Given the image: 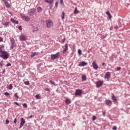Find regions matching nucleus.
I'll list each match as a JSON object with an SVG mask.
<instances>
[{
    "mask_svg": "<svg viewBox=\"0 0 130 130\" xmlns=\"http://www.w3.org/2000/svg\"><path fill=\"white\" fill-rule=\"evenodd\" d=\"M18 29L19 30H20V31H22V26L21 25L18 26Z\"/></svg>",
    "mask_w": 130,
    "mask_h": 130,
    "instance_id": "obj_46",
    "label": "nucleus"
},
{
    "mask_svg": "<svg viewBox=\"0 0 130 130\" xmlns=\"http://www.w3.org/2000/svg\"><path fill=\"white\" fill-rule=\"evenodd\" d=\"M41 12H42V8H41V7H39L37 8V12L39 13V14H40Z\"/></svg>",
    "mask_w": 130,
    "mask_h": 130,
    "instance_id": "obj_19",
    "label": "nucleus"
},
{
    "mask_svg": "<svg viewBox=\"0 0 130 130\" xmlns=\"http://www.w3.org/2000/svg\"><path fill=\"white\" fill-rule=\"evenodd\" d=\"M106 114V113L105 112H103V116H105Z\"/></svg>",
    "mask_w": 130,
    "mask_h": 130,
    "instance_id": "obj_50",
    "label": "nucleus"
},
{
    "mask_svg": "<svg viewBox=\"0 0 130 130\" xmlns=\"http://www.w3.org/2000/svg\"><path fill=\"white\" fill-rule=\"evenodd\" d=\"M33 117V115H31L30 116H28V119H30V118H32Z\"/></svg>",
    "mask_w": 130,
    "mask_h": 130,
    "instance_id": "obj_49",
    "label": "nucleus"
},
{
    "mask_svg": "<svg viewBox=\"0 0 130 130\" xmlns=\"http://www.w3.org/2000/svg\"><path fill=\"white\" fill-rule=\"evenodd\" d=\"M87 63L84 61L80 62L78 65V67H85V66H87Z\"/></svg>",
    "mask_w": 130,
    "mask_h": 130,
    "instance_id": "obj_13",
    "label": "nucleus"
},
{
    "mask_svg": "<svg viewBox=\"0 0 130 130\" xmlns=\"http://www.w3.org/2000/svg\"><path fill=\"white\" fill-rule=\"evenodd\" d=\"M83 92L82 91V90L81 89H76L75 91V95L76 96H77V95H81Z\"/></svg>",
    "mask_w": 130,
    "mask_h": 130,
    "instance_id": "obj_15",
    "label": "nucleus"
},
{
    "mask_svg": "<svg viewBox=\"0 0 130 130\" xmlns=\"http://www.w3.org/2000/svg\"><path fill=\"white\" fill-rule=\"evenodd\" d=\"M1 67H4V66H6L3 61H1L0 62Z\"/></svg>",
    "mask_w": 130,
    "mask_h": 130,
    "instance_id": "obj_29",
    "label": "nucleus"
},
{
    "mask_svg": "<svg viewBox=\"0 0 130 130\" xmlns=\"http://www.w3.org/2000/svg\"><path fill=\"white\" fill-rule=\"evenodd\" d=\"M62 47L63 48H64L62 51V53L64 54V53H66V52H67V51H68V50L69 49L68 44H66L64 47Z\"/></svg>",
    "mask_w": 130,
    "mask_h": 130,
    "instance_id": "obj_8",
    "label": "nucleus"
},
{
    "mask_svg": "<svg viewBox=\"0 0 130 130\" xmlns=\"http://www.w3.org/2000/svg\"><path fill=\"white\" fill-rule=\"evenodd\" d=\"M9 123H10V121L9 120V119L6 120V124H9Z\"/></svg>",
    "mask_w": 130,
    "mask_h": 130,
    "instance_id": "obj_40",
    "label": "nucleus"
},
{
    "mask_svg": "<svg viewBox=\"0 0 130 130\" xmlns=\"http://www.w3.org/2000/svg\"><path fill=\"white\" fill-rule=\"evenodd\" d=\"M28 14L29 16H34L36 14V9L32 8L28 10Z\"/></svg>",
    "mask_w": 130,
    "mask_h": 130,
    "instance_id": "obj_2",
    "label": "nucleus"
},
{
    "mask_svg": "<svg viewBox=\"0 0 130 130\" xmlns=\"http://www.w3.org/2000/svg\"><path fill=\"white\" fill-rule=\"evenodd\" d=\"M5 73H6V70H4L2 74H5Z\"/></svg>",
    "mask_w": 130,
    "mask_h": 130,
    "instance_id": "obj_54",
    "label": "nucleus"
},
{
    "mask_svg": "<svg viewBox=\"0 0 130 130\" xmlns=\"http://www.w3.org/2000/svg\"><path fill=\"white\" fill-rule=\"evenodd\" d=\"M65 102L67 105H69V104H71V103H72V102L71 101V100H69V98H67L65 100Z\"/></svg>",
    "mask_w": 130,
    "mask_h": 130,
    "instance_id": "obj_17",
    "label": "nucleus"
},
{
    "mask_svg": "<svg viewBox=\"0 0 130 130\" xmlns=\"http://www.w3.org/2000/svg\"><path fill=\"white\" fill-rule=\"evenodd\" d=\"M120 70H121V68L117 67L116 69V71H120Z\"/></svg>",
    "mask_w": 130,
    "mask_h": 130,
    "instance_id": "obj_44",
    "label": "nucleus"
},
{
    "mask_svg": "<svg viewBox=\"0 0 130 130\" xmlns=\"http://www.w3.org/2000/svg\"><path fill=\"white\" fill-rule=\"evenodd\" d=\"M45 3H47V4H49L50 9L51 10L52 9V7L53 6V0H45Z\"/></svg>",
    "mask_w": 130,
    "mask_h": 130,
    "instance_id": "obj_3",
    "label": "nucleus"
},
{
    "mask_svg": "<svg viewBox=\"0 0 130 130\" xmlns=\"http://www.w3.org/2000/svg\"><path fill=\"white\" fill-rule=\"evenodd\" d=\"M86 80H87V77H86V76L85 75L82 76V81H85Z\"/></svg>",
    "mask_w": 130,
    "mask_h": 130,
    "instance_id": "obj_20",
    "label": "nucleus"
},
{
    "mask_svg": "<svg viewBox=\"0 0 130 130\" xmlns=\"http://www.w3.org/2000/svg\"><path fill=\"white\" fill-rule=\"evenodd\" d=\"M112 29H113V27H112V26L110 27V31H111L112 30Z\"/></svg>",
    "mask_w": 130,
    "mask_h": 130,
    "instance_id": "obj_53",
    "label": "nucleus"
},
{
    "mask_svg": "<svg viewBox=\"0 0 130 130\" xmlns=\"http://www.w3.org/2000/svg\"><path fill=\"white\" fill-rule=\"evenodd\" d=\"M78 52L79 55H81L82 54V50L81 49H78Z\"/></svg>",
    "mask_w": 130,
    "mask_h": 130,
    "instance_id": "obj_34",
    "label": "nucleus"
},
{
    "mask_svg": "<svg viewBox=\"0 0 130 130\" xmlns=\"http://www.w3.org/2000/svg\"><path fill=\"white\" fill-rule=\"evenodd\" d=\"M22 19L24 20V21H26V22H29V21H30V17L27 16L22 15Z\"/></svg>",
    "mask_w": 130,
    "mask_h": 130,
    "instance_id": "obj_7",
    "label": "nucleus"
},
{
    "mask_svg": "<svg viewBox=\"0 0 130 130\" xmlns=\"http://www.w3.org/2000/svg\"><path fill=\"white\" fill-rule=\"evenodd\" d=\"M36 55V52H32L31 54V57H34Z\"/></svg>",
    "mask_w": 130,
    "mask_h": 130,
    "instance_id": "obj_30",
    "label": "nucleus"
},
{
    "mask_svg": "<svg viewBox=\"0 0 130 130\" xmlns=\"http://www.w3.org/2000/svg\"><path fill=\"white\" fill-rule=\"evenodd\" d=\"M14 104H15V105H17V106H20V104L18 103V102H15Z\"/></svg>",
    "mask_w": 130,
    "mask_h": 130,
    "instance_id": "obj_43",
    "label": "nucleus"
},
{
    "mask_svg": "<svg viewBox=\"0 0 130 130\" xmlns=\"http://www.w3.org/2000/svg\"><path fill=\"white\" fill-rule=\"evenodd\" d=\"M3 2H6V0H3Z\"/></svg>",
    "mask_w": 130,
    "mask_h": 130,
    "instance_id": "obj_55",
    "label": "nucleus"
},
{
    "mask_svg": "<svg viewBox=\"0 0 130 130\" xmlns=\"http://www.w3.org/2000/svg\"><path fill=\"white\" fill-rule=\"evenodd\" d=\"M4 95H5V96H10V93L8 92H6L4 93Z\"/></svg>",
    "mask_w": 130,
    "mask_h": 130,
    "instance_id": "obj_36",
    "label": "nucleus"
},
{
    "mask_svg": "<svg viewBox=\"0 0 130 130\" xmlns=\"http://www.w3.org/2000/svg\"><path fill=\"white\" fill-rule=\"evenodd\" d=\"M78 12H79V11H78V9H77V8H76L74 10V14L77 15V14H78Z\"/></svg>",
    "mask_w": 130,
    "mask_h": 130,
    "instance_id": "obj_25",
    "label": "nucleus"
},
{
    "mask_svg": "<svg viewBox=\"0 0 130 130\" xmlns=\"http://www.w3.org/2000/svg\"><path fill=\"white\" fill-rule=\"evenodd\" d=\"M49 83H50L51 85H55V82L52 81V80H50Z\"/></svg>",
    "mask_w": 130,
    "mask_h": 130,
    "instance_id": "obj_31",
    "label": "nucleus"
},
{
    "mask_svg": "<svg viewBox=\"0 0 130 130\" xmlns=\"http://www.w3.org/2000/svg\"><path fill=\"white\" fill-rule=\"evenodd\" d=\"M14 123H15V124H17V118H15L14 119Z\"/></svg>",
    "mask_w": 130,
    "mask_h": 130,
    "instance_id": "obj_41",
    "label": "nucleus"
},
{
    "mask_svg": "<svg viewBox=\"0 0 130 130\" xmlns=\"http://www.w3.org/2000/svg\"><path fill=\"white\" fill-rule=\"evenodd\" d=\"M14 47H15V44H11V46L10 47V49H13V48H14Z\"/></svg>",
    "mask_w": 130,
    "mask_h": 130,
    "instance_id": "obj_39",
    "label": "nucleus"
},
{
    "mask_svg": "<svg viewBox=\"0 0 130 130\" xmlns=\"http://www.w3.org/2000/svg\"><path fill=\"white\" fill-rule=\"evenodd\" d=\"M106 14L108 16L109 19H111L112 18V16H111V14H110V12H109V11H107L106 12Z\"/></svg>",
    "mask_w": 130,
    "mask_h": 130,
    "instance_id": "obj_18",
    "label": "nucleus"
},
{
    "mask_svg": "<svg viewBox=\"0 0 130 130\" xmlns=\"http://www.w3.org/2000/svg\"><path fill=\"white\" fill-rule=\"evenodd\" d=\"M59 57V52L56 53L55 54H51V59H56Z\"/></svg>",
    "mask_w": 130,
    "mask_h": 130,
    "instance_id": "obj_5",
    "label": "nucleus"
},
{
    "mask_svg": "<svg viewBox=\"0 0 130 130\" xmlns=\"http://www.w3.org/2000/svg\"><path fill=\"white\" fill-rule=\"evenodd\" d=\"M9 90H12L13 89V85L12 84H9V87H8Z\"/></svg>",
    "mask_w": 130,
    "mask_h": 130,
    "instance_id": "obj_28",
    "label": "nucleus"
},
{
    "mask_svg": "<svg viewBox=\"0 0 130 130\" xmlns=\"http://www.w3.org/2000/svg\"><path fill=\"white\" fill-rule=\"evenodd\" d=\"M47 27L48 28H51V27H52L53 26V22L50 20H47L46 21Z\"/></svg>",
    "mask_w": 130,
    "mask_h": 130,
    "instance_id": "obj_4",
    "label": "nucleus"
},
{
    "mask_svg": "<svg viewBox=\"0 0 130 130\" xmlns=\"http://www.w3.org/2000/svg\"><path fill=\"white\" fill-rule=\"evenodd\" d=\"M102 85H103V81L101 80L98 81L96 84V86L97 88H100V87H101Z\"/></svg>",
    "mask_w": 130,
    "mask_h": 130,
    "instance_id": "obj_10",
    "label": "nucleus"
},
{
    "mask_svg": "<svg viewBox=\"0 0 130 130\" xmlns=\"http://www.w3.org/2000/svg\"><path fill=\"white\" fill-rule=\"evenodd\" d=\"M113 130H116V129H117V127H116V126H114L113 127Z\"/></svg>",
    "mask_w": 130,
    "mask_h": 130,
    "instance_id": "obj_45",
    "label": "nucleus"
},
{
    "mask_svg": "<svg viewBox=\"0 0 130 130\" xmlns=\"http://www.w3.org/2000/svg\"><path fill=\"white\" fill-rule=\"evenodd\" d=\"M22 105L24 108H27L28 107V105H27V104L26 103L22 104Z\"/></svg>",
    "mask_w": 130,
    "mask_h": 130,
    "instance_id": "obj_33",
    "label": "nucleus"
},
{
    "mask_svg": "<svg viewBox=\"0 0 130 130\" xmlns=\"http://www.w3.org/2000/svg\"><path fill=\"white\" fill-rule=\"evenodd\" d=\"M11 66H12V64L10 63H8L6 65V67H11Z\"/></svg>",
    "mask_w": 130,
    "mask_h": 130,
    "instance_id": "obj_47",
    "label": "nucleus"
},
{
    "mask_svg": "<svg viewBox=\"0 0 130 130\" xmlns=\"http://www.w3.org/2000/svg\"><path fill=\"white\" fill-rule=\"evenodd\" d=\"M45 91H48V92H50V90L48 88H46V89H45Z\"/></svg>",
    "mask_w": 130,
    "mask_h": 130,
    "instance_id": "obj_48",
    "label": "nucleus"
},
{
    "mask_svg": "<svg viewBox=\"0 0 130 130\" xmlns=\"http://www.w3.org/2000/svg\"><path fill=\"white\" fill-rule=\"evenodd\" d=\"M5 3V5L7 7V8H11V6H10V4H9V3L7 2H4Z\"/></svg>",
    "mask_w": 130,
    "mask_h": 130,
    "instance_id": "obj_22",
    "label": "nucleus"
},
{
    "mask_svg": "<svg viewBox=\"0 0 130 130\" xmlns=\"http://www.w3.org/2000/svg\"><path fill=\"white\" fill-rule=\"evenodd\" d=\"M3 38H2V37H0V42H3Z\"/></svg>",
    "mask_w": 130,
    "mask_h": 130,
    "instance_id": "obj_51",
    "label": "nucleus"
},
{
    "mask_svg": "<svg viewBox=\"0 0 130 130\" xmlns=\"http://www.w3.org/2000/svg\"><path fill=\"white\" fill-rule=\"evenodd\" d=\"M110 72H108L106 73L105 75V78L107 79V80H109V79L110 78Z\"/></svg>",
    "mask_w": 130,
    "mask_h": 130,
    "instance_id": "obj_16",
    "label": "nucleus"
},
{
    "mask_svg": "<svg viewBox=\"0 0 130 130\" xmlns=\"http://www.w3.org/2000/svg\"><path fill=\"white\" fill-rule=\"evenodd\" d=\"M11 44H15V39L12 38L11 39Z\"/></svg>",
    "mask_w": 130,
    "mask_h": 130,
    "instance_id": "obj_27",
    "label": "nucleus"
},
{
    "mask_svg": "<svg viewBox=\"0 0 130 130\" xmlns=\"http://www.w3.org/2000/svg\"><path fill=\"white\" fill-rule=\"evenodd\" d=\"M3 25H4L6 27H9L10 25H9V22H7L5 23H3Z\"/></svg>",
    "mask_w": 130,
    "mask_h": 130,
    "instance_id": "obj_23",
    "label": "nucleus"
},
{
    "mask_svg": "<svg viewBox=\"0 0 130 130\" xmlns=\"http://www.w3.org/2000/svg\"><path fill=\"white\" fill-rule=\"evenodd\" d=\"M0 57L7 60L10 57V54L6 51H3L2 48H0Z\"/></svg>",
    "mask_w": 130,
    "mask_h": 130,
    "instance_id": "obj_1",
    "label": "nucleus"
},
{
    "mask_svg": "<svg viewBox=\"0 0 130 130\" xmlns=\"http://www.w3.org/2000/svg\"><path fill=\"white\" fill-rule=\"evenodd\" d=\"M55 5L56 8H57L58 6V2H56Z\"/></svg>",
    "mask_w": 130,
    "mask_h": 130,
    "instance_id": "obj_42",
    "label": "nucleus"
},
{
    "mask_svg": "<svg viewBox=\"0 0 130 130\" xmlns=\"http://www.w3.org/2000/svg\"><path fill=\"white\" fill-rule=\"evenodd\" d=\"M11 22L13 23V24H18V22L17 20H15L13 19H11Z\"/></svg>",
    "mask_w": 130,
    "mask_h": 130,
    "instance_id": "obj_21",
    "label": "nucleus"
},
{
    "mask_svg": "<svg viewBox=\"0 0 130 130\" xmlns=\"http://www.w3.org/2000/svg\"><path fill=\"white\" fill-rule=\"evenodd\" d=\"M116 28H117V27H116Z\"/></svg>",
    "mask_w": 130,
    "mask_h": 130,
    "instance_id": "obj_56",
    "label": "nucleus"
},
{
    "mask_svg": "<svg viewBox=\"0 0 130 130\" xmlns=\"http://www.w3.org/2000/svg\"><path fill=\"white\" fill-rule=\"evenodd\" d=\"M92 67H93V68L94 69V70H98V68H99V67H98V65L97 64V63H96L95 61H93Z\"/></svg>",
    "mask_w": 130,
    "mask_h": 130,
    "instance_id": "obj_9",
    "label": "nucleus"
},
{
    "mask_svg": "<svg viewBox=\"0 0 130 130\" xmlns=\"http://www.w3.org/2000/svg\"><path fill=\"white\" fill-rule=\"evenodd\" d=\"M25 122L26 121H25L24 118H21V122L19 128H22V127H23V126H24V124H25Z\"/></svg>",
    "mask_w": 130,
    "mask_h": 130,
    "instance_id": "obj_6",
    "label": "nucleus"
},
{
    "mask_svg": "<svg viewBox=\"0 0 130 130\" xmlns=\"http://www.w3.org/2000/svg\"><path fill=\"white\" fill-rule=\"evenodd\" d=\"M14 96H15V97H16V98H17V99H19V96L18 95L17 92L15 93Z\"/></svg>",
    "mask_w": 130,
    "mask_h": 130,
    "instance_id": "obj_35",
    "label": "nucleus"
},
{
    "mask_svg": "<svg viewBox=\"0 0 130 130\" xmlns=\"http://www.w3.org/2000/svg\"><path fill=\"white\" fill-rule=\"evenodd\" d=\"M102 66H103V67H105V62H103L102 63Z\"/></svg>",
    "mask_w": 130,
    "mask_h": 130,
    "instance_id": "obj_52",
    "label": "nucleus"
},
{
    "mask_svg": "<svg viewBox=\"0 0 130 130\" xmlns=\"http://www.w3.org/2000/svg\"><path fill=\"white\" fill-rule=\"evenodd\" d=\"M61 19H62V20H63V19H64V12H62V16H61Z\"/></svg>",
    "mask_w": 130,
    "mask_h": 130,
    "instance_id": "obj_26",
    "label": "nucleus"
},
{
    "mask_svg": "<svg viewBox=\"0 0 130 130\" xmlns=\"http://www.w3.org/2000/svg\"><path fill=\"white\" fill-rule=\"evenodd\" d=\"M96 119H97V117H96V116H93L92 117V120H96Z\"/></svg>",
    "mask_w": 130,
    "mask_h": 130,
    "instance_id": "obj_37",
    "label": "nucleus"
},
{
    "mask_svg": "<svg viewBox=\"0 0 130 130\" xmlns=\"http://www.w3.org/2000/svg\"><path fill=\"white\" fill-rule=\"evenodd\" d=\"M111 99L112 100H113V102L114 103V104H116V103H117V99L116 98V96H115V95H112Z\"/></svg>",
    "mask_w": 130,
    "mask_h": 130,
    "instance_id": "obj_14",
    "label": "nucleus"
},
{
    "mask_svg": "<svg viewBox=\"0 0 130 130\" xmlns=\"http://www.w3.org/2000/svg\"><path fill=\"white\" fill-rule=\"evenodd\" d=\"M60 4L61 6H63L64 4H63V0H60Z\"/></svg>",
    "mask_w": 130,
    "mask_h": 130,
    "instance_id": "obj_38",
    "label": "nucleus"
},
{
    "mask_svg": "<svg viewBox=\"0 0 130 130\" xmlns=\"http://www.w3.org/2000/svg\"><path fill=\"white\" fill-rule=\"evenodd\" d=\"M20 41H26V36L24 35H21L19 37Z\"/></svg>",
    "mask_w": 130,
    "mask_h": 130,
    "instance_id": "obj_11",
    "label": "nucleus"
},
{
    "mask_svg": "<svg viewBox=\"0 0 130 130\" xmlns=\"http://www.w3.org/2000/svg\"><path fill=\"white\" fill-rule=\"evenodd\" d=\"M24 83L25 85H26V86H29V85H30V82L29 81H24Z\"/></svg>",
    "mask_w": 130,
    "mask_h": 130,
    "instance_id": "obj_24",
    "label": "nucleus"
},
{
    "mask_svg": "<svg viewBox=\"0 0 130 130\" xmlns=\"http://www.w3.org/2000/svg\"><path fill=\"white\" fill-rule=\"evenodd\" d=\"M106 105L107 106H111L112 105V102L110 100H106L105 101Z\"/></svg>",
    "mask_w": 130,
    "mask_h": 130,
    "instance_id": "obj_12",
    "label": "nucleus"
},
{
    "mask_svg": "<svg viewBox=\"0 0 130 130\" xmlns=\"http://www.w3.org/2000/svg\"><path fill=\"white\" fill-rule=\"evenodd\" d=\"M36 98L37 99H40L41 98V96H40V95L39 94H37L36 95Z\"/></svg>",
    "mask_w": 130,
    "mask_h": 130,
    "instance_id": "obj_32",
    "label": "nucleus"
}]
</instances>
